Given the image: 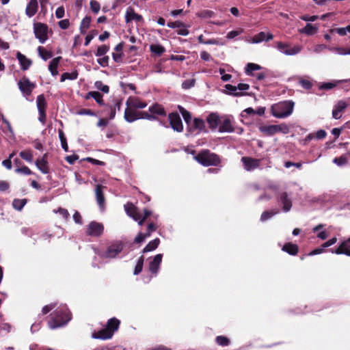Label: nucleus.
<instances>
[{
	"label": "nucleus",
	"instance_id": "f257e3e1",
	"mask_svg": "<svg viewBox=\"0 0 350 350\" xmlns=\"http://www.w3.org/2000/svg\"><path fill=\"white\" fill-rule=\"evenodd\" d=\"M124 210L130 217L138 222L139 226H142L145 221H148L146 233H149L150 236L152 232L157 229L158 226L157 224L151 220V219H149V217L152 215L150 211L144 209L142 215L132 203L126 204L124 205Z\"/></svg>",
	"mask_w": 350,
	"mask_h": 350
},
{
	"label": "nucleus",
	"instance_id": "f03ea898",
	"mask_svg": "<svg viewBox=\"0 0 350 350\" xmlns=\"http://www.w3.org/2000/svg\"><path fill=\"white\" fill-rule=\"evenodd\" d=\"M71 319V314L66 306L61 305L51 314V319L49 321V327L56 329L64 326Z\"/></svg>",
	"mask_w": 350,
	"mask_h": 350
},
{
	"label": "nucleus",
	"instance_id": "7ed1b4c3",
	"mask_svg": "<svg viewBox=\"0 0 350 350\" xmlns=\"http://www.w3.org/2000/svg\"><path fill=\"white\" fill-rule=\"evenodd\" d=\"M123 250V245L121 242L116 241L110 244L105 251H100L98 249H94L96 256L94 260L97 257L103 261H107L109 260L115 258Z\"/></svg>",
	"mask_w": 350,
	"mask_h": 350
},
{
	"label": "nucleus",
	"instance_id": "20e7f679",
	"mask_svg": "<svg viewBox=\"0 0 350 350\" xmlns=\"http://www.w3.org/2000/svg\"><path fill=\"white\" fill-rule=\"evenodd\" d=\"M294 106L295 103L290 100L275 103L271 107V114L277 118H286L293 113Z\"/></svg>",
	"mask_w": 350,
	"mask_h": 350
},
{
	"label": "nucleus",
	"instance_id": "39448f33",
	"mask_svg": "<svg viewBox=\"0 0 350 350\" xmlns=\"http://www.w3.org/2000/svg\"><path fill=\"white\" fill-rule=\"evenodd\" d=\"M119 325L120 321L116 318H112L108 321L105 328L94 333L92 337L95 339H109L113 336L114 332L118 330Z\"/></svg>",
	"mask_w": 350,
	"mask_h": 350
},
{
	"label": "nucleus",
	"instance_id": "423d86ee",
	"mask_svg": "<svg viewBox=\"0 0 350 350\" xmlns=\"http://www.w3.org/2000/svg\"><path fill=\"white\" fill-rule=\"evenodd\" d=\"M194 158L198 163L204 166L217 165L220 163L219 157L208 150L202 151Z\"/></svg>",
	"mask_w": 350,
	"mask_h": 350
},
{
	"label": "nucleus",
	"instance_id": "0eeeda50",
	"mask_svg": "<svg viewBox=\"0 0 350 350\" xmlns=\"http://www.w3.org/2000/svg\"><path fill=\"white\" fill-rule=\"evenodd\" d=\"M154 118L146 111H137L135 108L127 106L124 111V119L128 122H133L138 119L150 120Z\"/></svg>",
	"mask_w": 350,
	"mask_h": 350
},
{
	"label": "nucleus",
	"instance_id": "6e6552de",
	"mask_svg": "<svg viewBox=\"0 0 350 350\" xmlns=\"http://www.w3.org/2000/svg\"><path fill=\"white\" fill-rule=\"evenodd\" d=\"M187 135L195 136L202 132L206 133V129L204 121L201 118H194L187 125Z\"/></svg>",
	"mask_w": 350,
	"mask_h": 350
},
{
	"label": "nucleus",
	"instance_id": "1a4fd4ad",
	"mask_svg": "<svg viewBox=\"0 0 350 350\" xmlns=\"http://www.w3.org/2000/svg\"><path fill=\"white\" fill-rule=\"evenodd\" d=\"M277 49L282 53L286 55H295L298 54L301 51V46L300 45H295L293 47L284 42H278L275 43Z\"/></svg>",
	"mask_w": 350,
	"mask_h": 350
},
{
	"label": "nucleus",
	"instance_id": "9d476101",
	"mask_svg": "<svg viewBox=\"0 0 350 350\" xmlns=\"http://www.w3.org/2000/svg\"><path fill=\"white\" fill-rule=\"evenodd\" d=\"M35 36L39 42L44 44L48 39V27L46 25L37 23L33 25Z\"/></svg>",
	"mask_w": 350,
	"mask_h": 350
},
{
	"label": "nucleus",
	"instance_id": "9b49d317",
	"mask_svg": "<svg viewBox=\"0 0 350 350\" xmlns=\"http://www.w3.org/2000/svg\"><path fill=\"white\" fill-rule=\"evenodd\" d=\"M278 202L282 206V209L284 213H288L291 211L293 202L291 196L286 191H282L279 193Z\"/></svg>",
	"mask_w": 350,
	"mask_h": 350
},
{
	"label": "nucleus",
	"instance_id": "f8f14e48",
	"mask_svg": "<svg viewBox=\"0 0 350 350\" xmlns=\"http://www.w3.org/2000/svg\"><path fill=\"white\" fill-rule=\"evenodd\" d=\"M234 120L232 117L224 116L221 117L218 131L220 133H232L234 131Z\"/></svg>",
	"mask_w": 350,
	"mask_h": 350
},
{
	"label": "nucleus",
	"instance_id": "ddd939ff",
	"mask_svg": "<svg viewBox=\"0 0 350 350\" xmlns=\"http://www.w3.org/2000/svg\"><path fill=\"white\" fill-rule=\"evenodd\" d=\"M19 90L25 96H29L36 87L34 83L31 82L27 77H23L18 82Z\"/></svg>",
	"mask_w": 350,
	"mask_h": 350
},
{
	"label": "nucleus",
	"instance_id": "4468645a",
	"mask_svg": "<svg viewBox=\"0 0 350 350\" xmlns=\"http://www.w3.org/2000/svg\"><path fill=\"white\" fill-rule=\"evenodd\" d=\"M104 230V226L101 223L91 221L88 226L87 234L92 237H100Z\"/></svg>",
	"mask_w": 350,
	"mask_h": 350
},
{
	"label": "nucleus",
	"instance_id": "2eb2a0df",
	"mask_svg": "<svg viewBox=\"0 0 350 350\" xmlns=\"http://www.w3.org/2000/svg\"><path fill=\"white\" fill-rule=\"evenodd\" d=\"M169 121L171 127L177 132H181L183 130V125L181 118L178 113H172L169 114Z\"/></svg>",
	"mask_w": 350,
	"mask_h": 350
},
{
	"label": "nucleus",
	"instance_id": "dca6fc26",
	"mask_svg": "<svg viewBox=\"0 0 350 350\" xmlns=\"http://www.w3.org/2000/svg\"><path fill=\"white\" fill-rule=\"evenodd\" d=\"M244 168L247 171H252L260 165V160L251 157H243L241 158Z\"/></svg>",
	"mask_w": 350,
	"mask_h": 350
},
{
	"label": "nucleus",
	"instance_id": "f3484780",
	"mask_svg": "<svg viewBox=\"0 0 350 350\" xmlns=\"http://www.w3.org/2000/svg\"><path fill=\"white\" fill-rule=\"evenodd\" d=\"M133 21L138 23H142L144 21V18L142 15L136 13L132 7H129L125 13V22L126 23H129Z\"/></svg>",
	"mask_w": 350,
	"mask_h": 350
},
{
	"label": "nucleus",
	"instance_id": "a211bd4d",
	"mask_svg": "<svg viewBox=\"0 0 350 350\" xmlns=\"http://www.w3.org/2000/svg\"><path fill=\"white\" fill-rule=\"evenodd\" d=\"M332 253L336 254H345L350 256V237L340 243L338 248L331 250Z\"/></svg>",
	"mask_w": 350,
	"mask_h": 350
},
{
	"label": "nucleus",
	"instance_id": "6ab92c4d",
	"mask_svg": "<svg viewBox=\"0 0 350 350\" xmlns=\"http://www.w3.org/2000/svg\"><path fill=\"white\" fill-rule=\"evenodd\" d=\"M163 255L161 254H157L149 263V271L154 275H157L159 267L162 261Z\"/></svg>",
	"mask_w": 350,
	"mask_h": 350
},
{
	"label": "nucleus",
	"instance_id": "aec40b11",
	"mask_svg": "<svg viewBox=\"0 0 350 350\" xmlns=\"http://www.w3.org/2000/svg\"><path fill=\"white\" fill-rule=\"evenodd\" d=\"M221 117L215 113H211L206 118V121L211 130H216L219 128Z\"/></svg>",
	"mask_w": 350,
	"mask_h": 350
},
{
	"label": "nucleus",
	"instance_id": "412c9836",
	"mask_svg": "<svg viewBox=\"0 0 350 350\" xmlns=\"http://www.w3.org/2000/svg\"><path fill=\"white\" fill-rule=\"evenodd\" d=\"M347 107V103L343 100H339L334 106L332 111V117L334 119H339L342 116V112Z\"/></svg>",
	"mask_w": 350,
	"mask_h": 350
},
{
	"label": "nucleus",
	"instance_id": "4be33fe9",
	"mask_svg": "<svg viewBox=\"0 0 350 350\" xmlns=\"http://www.w3.org/2000/svg\"><path fill=\"white\" fill-rule=\"evenodd\" d=\"M126 106H130L131 108L137 109H144L147 106V104L145 102L142 101L137 98L135 97H129L126 102Z\"/></svg>",
	"mask_w": 350,
	"mask_h": 350
},
{
	"label": "nucleus",
	"instance_id": "5701e85b",
	"mask_svg": "<svg viewBox=\"0 0 350 350\" xmlns=\"http://www.w3.org/2000/svg\"><path fill=\"white\" fill-rule=\"evenodd\" d=\"M273 38V36L271 33L269 32L267 33H265V32L261 31L253 37L252 43L257 44L263 41L268 42L272 40Z\"/></svg>",
	"mask_w": 350,
	"mask_h": 350
},
{
	"label": "nucleus",
	"instance_id": "b1692460",
	"mask_svg": "<svg viewBox=\"0 0 350 350\" xmlns=\"http://www.w3.org/2000/svg\"><path fill=\"white\" fill-rule=\"evenodd\" d=\"M38 9V4L37 0H30L26 7L25 14L28 17L31 18L36 14Z\"/></svg>",
	"mask_w": 350,
	"mask_h": 350
},
{
	"label": "nucleus",
	"instance_id": "393cba45",
	"mask_svg": "<svg viewBox=\"0 0 350 350\" xmlns=\"http://www.w3.org/2000/svg\"><path fill=\"white\" fill-rule=\"evenodd\" d=\"M259 131L267 136H271L277 133L276 124L261 125L259 126Z\"/></svg>",
	"mask_w": 350,
	"mask_h": 350
},
{
	"label": "nucleus",
	"instance_id": "a878e982",
	"mask_svg": "<svg viewBox=\"0 0 350 350\" xmlns=\"http://www.w3.org/2000/svg\"><path fill=\"white\" fill-rule=\"evenodd\" d=\"M103 188L104 187H103L102 185H96L95 189L96 201L100 208H103L105 204Z\"/></svg>",
	"mask_w": 350,
	"mask_h": 350
},
{
	"label": "nucleus",
	"instance_id": "bb28decb",
	"mask_svg": "<svg viewBox=\"0 0 350 350\" xmlns=\"http://www.w3.org/2000/svg\"><path fill=\"white\" fill-rule=\"evenodd\" d=\"M16 57L23 70H27L31 65V61L20 52L17 53Z\"/></svg>",
	"mask_w": 350,
	"mask_h": 350
},
{
	"label": "nucleus",
	"instance_id": "cd10ccee",
	"mask_svg": "<svg viewBox=\"0 0 350 350\" xmlns=\"http://www.w3.org/2000/svg\"><path fill=\"white\" fill-rule=\"evenodd\" d=\"M149 111L150 113H149V115L152 116V117L154 118L152 120L155 119L154 116H156V115H157V116L165 115L164 108L159 104H154L152 106H150L149 107Z\"/></svg>",
	"mask_w": 350,
	"mask_h": 350
},
{
	"label": "nucleus",
	"instance_id": "c85d7f7f",
	"mask_svg": "<svg viewBox=\"0 0 350 350\" xmlns=\"http://www.w3.org/2000/svg\"><path fill=\"white\" fill-rule=\"evenodd\" d=\"M36 165L42 173L46 174L49 172L48 162L44 157L42 159H37Z\"/></svg>",
	"mask_w": 350,
	"mask_h": 350
},
{
	"label": "nucleus",
	"instance_id": "c756f323",
	"mask_svg": "<svg viewBox=\"0 0 350 350\" xmlns=\"http://www.w3.org/2000/svg\"><path fill=\"white\" fill-rule=\"evenodd\" d=\"M61 59V57H55L51 61L49 65V70L53 76H57L58 75L57 67Z\"/></svg>",
	"mask_w": 350,
	"mask_h": 350
},
{
	"label": "nucleus",
	"instance_id": "7c9ffc66",
	"mask_svg": "<svg viewBox=\"0 0 350 350\" xmlns=\"http://www.w3.org/2000/svg\"><path fill=\"white\" fill-rule=\"evenodd\" d=\"M280 211L278 208L271 209L269 211H264L260 216V220L261 222H265L270 219H271L273 216L278 214Z\"/></svg>",
	"mask_w": 350,
	"mask_h": 350
},
{
	"label": "nucleus",
	"instance_id": "2f4dec72",
	"mask_svg": "<svg viewBox=\"0 0 350 350\" xmlns=\"http://www.w3.org/2000/svg\"><path fill=\"white\" fill-rule=\"evenodd\" d=\"M36 105L38 112L46 111V101L43 94L37 96Z\"/></svg>",
	"mask_w": 350,
	"mask_h": 350
},
{
	"label": "nucleus",
	"instance_id": "473e14b6",
	"mask_svg": "<svg viewBox=\"0 0 350 350\" xmlns=\"http://www.w3.org/2000/svg\"><path fill=\"white\" fill-rule=\"evenodd\" d=\"M282 250L291 255H296L298 252V247L295 244L288 243L284 245Z\"/></svg>",
	"mask_w": 350,
	"mask_h": 350
},
{
	"label": "nucleus",
	"instance_id": "72a5a7b5",
	"mask_svg": "<svg viewBox=\"0 0 350 350\" xmlns=\"http://www.w3.org/2000/svg\"><path fill=\"white\" fill-rule=\"evenodd\" d=\"M160 243V240L159 238H156L154 240L150 241L148 245L144 248L143 253H146L149 252H152L157 248Z\"/></svg>",
	"mask_w": 350,
	"mask_h": 350
},
{
	"label": "nucleus",
	"instance_id": "f704fd0d",
	"mask_svg": "<svg viewBox=\"0 0 350 350\" xmlns=\"http://www.w3.org/2000/svg\"><path fill=\"white\" fill-rule=\"evenodd\" d=\"M300 33H305L308 36H312L317 31V27L308 23L305 27L299 30Z\"/></svg>",
	"mask_w": 350,
	"mask_h": 350
},
{
	"label": "nucleus",
	"instance_id": "c9c22d12",
	"mask_svg": "<svg viewBox=\"0 0 350 350\" xmlns=\"http://www.w3.org/2000/svg\"><path fill=\"white\" fill-rule=\"evenodd\" d=\"M38 52L40 57L44 61H46L47 59H50L53 56V54L51 51L46 50L42 46L38 47Z\"/></svg>",
	"mask_w": 350,
	"mask_h": 350
},
{
	"label": "nucleus",
	"instance_id": "e433bc0d",
	"mask_svg": "<svg viewBox=\"0 0 350 350\" xmlns=\"http://www.w3.org/2000/svg\"><path fill=\"white\" fill-rule=\"evenodd\" d=\"M262 68V67L254 63H248L245 67V73L247 75H254L253 71L259 70Z\"/></svg>",
	"mask_w": 350,
	"mask_h": 350
},
{
	"label": "nucleus",
	"instance_id": "4c0bfd02",
	"mask_svg": "<svg viewBox=\"0 0 350 350\" xmlns=\"http://www.w3.org/2000/svg\"><path fill=\"white\" fill-rule=\"evenodd\" d=\"M225 88L226 90L227 93L230 95L235 96H241L243 95V93L237 92V88L235 85L227 84L225 85Z\"/></svg>",
	"mask_w": 350,
	"mask_h": 350
},
{
	"label": "nucleus",
	"instance_id": "58836bf2",
	"mask_svg": "<svg viewBox=\"0 0 350 350\" xmlns=\"http://www.w3.org/2000/svg\"><path fill=\"white\" fill-rule=\"evenodd\" d=\"M26 203V199H14L12 202V206L14 209L21 211Z\"/></svg>",
	"mask_w": 350,
	"mask_h": 350
},
{
	"label": "nucleus",
	"instance_id": "ea45409f",
	"mask_svg": "<svg viewBox=\"0 0 350 350\" xmlns=\"http://www.w3.org/2000/svg\"><path fill=\"white\" fill-rule=\"evenodd\" d=\"M178 109H179L180 113L183 116V118L185 123L187 124V125H188L193 120L191 119V113L188 111H187L185 108H183V107L179 106Z\"/></svg>",
	"mask_w": 350,
	"mask_h": 350
},
{
	"label": "nucleus",
	"instance_id": "a19ab883",
	"mask_svg": "<svg viewBox=\"0 0 350 350\" xmlns=\"http://www.w3.org/2000/svg\"><path fill=\"white\" fill-rule=\"evenodd\" d=\"M89 96L93 98L95 100V101L100 105H104L103 100V96L98 92H96V91L90 92L88 93V97Z\"/></svg>",
	"mask_w": 350,
	"mask_h": 350
},
{
	"label": "nucleus",
	"instance_id": "79ce46f5",
	"mask_svg": "<svg viewBox=\"0 0 350 350\" xmlns=\"http://www.w3.org/2000/svg\"><path fill=\"white\" fill-rule=\"evenodd\" d=\"M2 121L5 124V127L3 126H1V129L3 131V132L5 133H9L12 136H13L14 131L12 130V128L11 124L9 122V121L8 120H6L5 118H4L3 116H2Z\"/></svg>",
	"mask_w": 350,
	"mask_h": 350
},
{
	"label": "nucleus",
	"instance_id": "37998d69",
	"mask_svg": "<svg viewBox=\"0 0 350 350\" xmlns=\"http://www.w3.org/2000/svg\"><path fill=\"white\" fill-rule=\"evenodd\" d=\"M91 22L90 16H85L81 21L80 30L81 33H85V31L89 28Z\"/></svg>",
	"mask_w": 350,
	"mask_h": 350
},
{
	"label": "nucleus",
	"instance_id": "c03bdc74",
	"mask_svg": "<svg viewBox=\"0 0 350 350\" xmlns=\"http://www.w3.org/2000/svg\"><path fill=\"white\" fill-rule=\"evenodd\" d=\"M152 53L160 55L165 51V48L161 44H152L150 46Z\"/></svg>",
	"mask_w": 350,
	"mask_h": 350
},
{
	"label": "nucleus",
	"instance_id": "a18cd8bd",
	"mask_svg": "<svg viewBox=\"0 0 350 350\" xmlns=\"http://www.w3.org/2000/svg\"><path fill=\"white\" fill-rule=\"evenodd\" d=\"M78 74L76 72H64L62 75L61 81L63 82L67 79L75 80L77 79Z\"/></svg>",
	"mask_w": 350,
	"mask_h": 350
},
{
	"label": "nucleus",
	"instance_id": "49530a36",
	"mask_svg": "<svg viewBox=\"0 0 350 350\" xmlns=\"http://www.w3.org/2000/svg\"><path fill=\"white\" fill-rule=\"evenodd\" d=\"M144 258L143 256H141L137 262V264L135 265V269H134V275H138L139 273H141V271H142V268H143V265H144Z\"/></svg>",
	"mask_w": 350,
	"mask_h": 350
},
{
	"label": "nucleus",
	"instance_id": "de8ad7c7",
	"mask_svg": "<svg viewBox=\"0 0 350 350\" xmlns=\"http://www.w3.org/2000/svg\"><path fill=\"white\" fill-rule=\"evenodd\" d=\"M20 157L27 162L31 163L33 161V154L31 150L21 151L19 153Z\"/></svg>",
	"mask_w": 350,
	"mask_h": 350
},
{
	"label": "nucleus",
	"instance_id": "09e8293b",
	"mask_svg": "<svg viewBox=\"0 0 350 350\" xmlns=\"http://www.w3.org/2000/svg\"><path fill=\"white\" fill-rule=\"evenodd\" d=\"M215 341L219 345H220L221 347H226V346L229 345V344H230L229 339L227 337L224 336H217Z\"/></svg>",
	"mask_w": 350,
	"mask_h": 350
},
{
	"label": "nucleus",
	"instance_id": "8fccbe9b",
	"mask_svg": "<svg viewBox=\"0 0 350 350\" xmlns=\"http://www.w3.org/2000/svg\"><path fill=\"white\" fill-rule=\"evenodd\" d=\"M58 134H59V139L61 141L62 148L66 152H67L68 150V144H67L66 139V137L64 135V132L62 130H59Z\"/></svg>",
	"mask_w": 350,
	"mask_h": 350
},
{
	"label": "nucleus",
	"instance_id": "3c124183",
	"mask_svg": "<svg viewBox=\"0 0 350 350\" xmlns=\"http://www.w3.org/2000/svg\"><path fill=\"white\" fill-rule=\"evenodd\" d=\"M342 81H333L332 82L323 83L320 85V88L323 90H330Z\"/></svg>",
	"mask_w": 350,
	"mask_h": 350
},
{
	"label": "nucleus",
	"instance_id": "603ef678",
	"mask_svg": "<svg viewBox=\"0 0 350 350\" xmlns=\"http://www.w3.org/2000/svg\"><path fill=\"white\" fill-rule=\"evenodd\" d=\"M95 87L98 90H100L106 94H107L109 91V88L108 85H105L103 83L102 81H97L95 82Z\"/></svg>",
	"mask_w": 350,
	"mask_h": 350
},
{
	"label": "nucleus",
	"instance_id": "864d4df0",
	"mask_svg": "<svg viewBox=\"0 0 350 350\" xmlns=\"http://www.w3.org/2000/svg\"><path fill=\"white\" fill-rule=\"evenodd\" d=\"M109 48L106 45H101L99 46L97 49V51L95 53L96 56L97 57H101L104 55L105 53H107L109 51Z\"/></svg>",
	"mask_w": 350,
	"mask_h": 350
},
{
	"label": "nucleus",
	"instance_id": "5fc2aeb1",
	"mask_svg": "<svg viewBox=\"0 0 350 350\" xmlns=\"http://www.w3.org/2000/svg\"><path fill=\"white\" fill-rule=\"evenodd\" d=\"M196 80L194 79H190L185 80L182 83V88L184 90H188L195 85Z\"/></svg>",
	"mask_w": 350,
	"mask_h": 350
},
{
	"label": "nucleus",
	"instance_id": "6e6d98bb",
	"mask_svg": "<svg viewBox=\"0 0 350 350\" xmlns=\"http://www.w3.org/2000/svg\"><path fill=\"white\" fill-rule=\"evenodd\" d=\"M333 162L338 166H343L347 163V159L345 156H341L334 158Z\"/></svg>",
	"mask_w": 350,
	"mask_h": 350
},
{
	"label": "nucleus",
	"instance_id": "4d7b16f0",
	"mask_svg": "<svg viewBox=\"0 0 350 350\" xmlns=\"http://www.w3.org/2000/svg\"><path fill=\"white\" fill-rule=\"evenodd\" d=\"M149 237H150L149 233L139 232L137 236L135 237L134 242L136 243H140Z\"/></svg>",
	"mask_w": 350,
	"mask_h": 350
},
{
	"label": "nucleus",
	"instance_id": "13d9d810",
	"mask_svg": "<svg viewBox=\"0 0 350 350\" xmlns=\"http://www.w3.org/2000/svg\"><path fill=\"white\" fill-rule=\"evenodd\" d=\"M277 133H282L287 134L289 132V127L284 123L280 124H276Z\"/></svg>",
	"mask_w": 350,
	"mask_h": 350
},
{
	"label": "nucleus",
	"instance_id": "bf43d9fd",
	"mask_svg": "<svg viewBox=\"0 0 350 350\" xmlns=\"http://www.w3.org/2000/svg\"><path fill=\"white\" fill-rule=\"evenodd\" d=\"M55 213H59L64 219H67L70 214L67 209L63 208H59L57 210H53Z\"/></svg>",
	"mask_w": 350,
	"mask_h": 350
},
{
	"label": "nucleus",
	"instance_id": "052dcab7",
	"mask_svg": "<svg viewBox=\"0 0 350 350\" xmlns=\"http://www.w3.org/2000/svg\"><path fill=\"white\" fill-rule=\"evenodd\" d=\"M15 172L17 174H23L25 175H30L32 174L30 169L27 166H23L22 167H17L15 169Z\"/></svg>",
	"mask_w": 350,
	"mask_h": 350
},
{
	"label": "nucleus",
	"instance_id": "680f3d73",
	"mask_svg": "<svg viewBox=\"0 0 350 350\" xmlns=\"http://www.w3.org/2000/svg\"><path fill=\"white\" fill-rule=\"evenodd\" d=\"M177 34L180 36H187L189 33L187 27L181 23V26H179L176 30Z\"/></svg>",
	"mask_w": 350,
	"mask_h": 350
},
{
	"label": "nucleus",
	"instance_id": "e2e57ef3",
	"mask_svg": "<svg viewBox=\"0 0 350 350\" xmlns=\"http://www.w3.org/2000/svg\"><path fill=\"white\" fill-rule=\"evenodd\" d=\"M15 155V152H12L9 155V158L8 159L3 160L2 161V165L8 170L12 169V161L11 159Z\"/></svg>",
	"mask_w": 350,
	"mask_h": 350
},
{
	"label": "nucleus",
	"instance_id": "0e129e2a",
	"mask_svg": "<svg viewBox=\"0 0 350 350\" xmlns=\"http://www.w3.org/2000/svg\"><path fill=\"white\" fill-rule=\"evenodd\" d=\"M214 14V12L211 10H203L197 14V15L201 18H211Z\"/></svg>",
	"mask_w": 350,
	"mask_h": 350
},
{
	"label": "nucleus",
	"instance_id": "69168bd1",
	"mask_svg": "<svg viewBox=\"0 0 350 350\" xmlns=\"http://www.w3.org/2000/svg\"><path fill=\"white\" fill-rule=\"evenodd\" d=\"M90 8H91L92 11L94 13L97 14L99 12L100 8L99 3L95 0H92L90 1Z\"/></svg>",
	"mask_w": 350,
	"mask_h": 350
},
{
	"label": "nucleus",
	"instance_id": "338daca9",
	"mask_svg": "<svg viewBox=\"0 0 350 350\" xmlns=\"http://www.w3.org/2000/svg\"><path fill=\"white\" fill-rule=\"evenodd\" d=\"M109 57L108 56H104L103 57H100L97 59L98 63L102 66V67H107L109 64Z\"/></svg>",
	"mask_w": 350,
	"mask_h": 350
},
{
	"label": "nucleus",
	"instance_id": "774afa93",
	"mask_svg": "<svg viewBox=\"0 0 350 350\" xmlns=\"http://www.w3.org/2000/svg\"><path fill=\"white\" fill-rule=\"evenodd\" d=\"M299 83L306 90H309L312 86V83L306 79H301Z\"/></svg>",
	"mask_w": 350,
	"mask_h": 350
}]
</instances>
